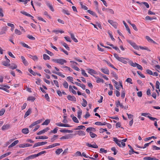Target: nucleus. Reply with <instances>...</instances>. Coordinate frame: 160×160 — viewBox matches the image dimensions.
<instances>
[{
  "instance_id": "obj_32",
  "label": "nucleus",
  "mask_w": 160,
  "mask_h": 160,
  "mask_svg": "<svg viewBox=\"0 0 160 160\" xmlns=\"http://www.w3.org/2000/svg\"><path fill=\"white\" fill-rule=\"evenodd\" d=\"M22 132L23 133L27 134L29 133V130L27 128H25L22 130Z\"/></svg>"
},
{
  "instance_id": "obj_3",
  "label": "nucleus",
  "mask_w": 160,
  "mask_h": 160,
  "mask_svg": "<svg viewBox=\"0 0 160 160\" xmlns=\"http://www.w3.org/2000/svg\"><path fill=\"white\" fill-rule=\"evenodd\" d=\"M149 114V113H143L141 114V115L142 116L147 117L149 119H150L152 121H154L155 120H157V118H155L152 117L150 116H147V115L148 114Z\"/></svg>"
},
{
  "instance_id": "obj_16",
  "label": "nucleus",
  "mask_w": 160,
  "mask_h": 160,
  "mask_svg": "<svg viewBox=\"0 0 160 160\" xmlns=\"http://www.w3.org/2000/svg\"><path fill=\"white\" fill-rule=\"evenodd\" d=\"M46 3L47 6L50 9L52 12H53L54 11V9L52 6V5H51L50 3L48 1H46Z\"/></svg>"
},
{
  "instance_id": "obj_24",
  "label": "nucleus",
  "mask_w": 160,
  "mask_h": 160,
  "mask_svg": "<svg viewBox=\"0 0 160 160\" xmlns=\"http://www.w3.org/2000/svg\"><path fill=\"white\" fill-rule=\"evenodd\" d=\"M123 24H124V25H125V27H126V30H127V31H128V32L129 33V34H131V32H130V29L129 28V27H128V25H127V24H126V23L124 21H123Z\"/></svg>"
},
{
  "instance_id": "obj_49",
  "label": "nucleus",
  "mask_w": 160,
  "mask_h": 160,
  "mask_svg": "<svg viewBox=\"0 0 160 160\" xmlns=\"http://www.w3.org/2000/svg\"><path fill=\"white\" fill-rule=\"evenodd\" d=\"M9 68L12 69H14L17 68V66L14 64H13L11 65Z\"/></svg>"
},
{
  "instance_id": "obj_53",
  "label": "nucleus",
  "mask_w": 160,
  "mask_h": 160,
  "mask_svg": "<svg viewBox=\"0 0 160 160\" xmlns=\"http://www.w3.org/2000/svg\"><path fill=\"white\" fill-rule=\"evenodd\" d=\"M82 71V74L84 76L86 77H88V76L87 74L85 72L84 70L83 69H82L81 70Z\"/></svg>"
},
{
  "instance_id": "obj_35",
  "label": "nucleus",
  "mask_w": 160,
  "mask_h": 160,
  "mask_svg": "<svg viewBox=\"0 0 160 160\" xmlns=\"http://www.w3.org/2000/svg\"><path fill=\"white\" fill-rule=\"evenodd\" d=\"M63 151L62 148H58L56 151L55 152L56 154L58 155Z\"/></svg>"
},
{
  "instance_id": "obj_10",
  "label": "nucleus",
  "mask_w": 160,
  "mask_h": 160,
  "mask_svg": "<svg viewBox=\"0 0 160 160\" xmlns=\"http://www.w3.org/2000/svg\"><path fill=\"white\" fill-rule=\"evenodd\" d=\"M32 146V144H30L29 143H25L20 144L19 145V147L24 148L25 147H30Z\"/></svg>"
},
{
  "instance_id": "obj_54",
  "label": "nucleus",
  "mask_w": 160,
  "mask_h": 160,
  "mask_svg": "<svg viewBox=\"0 0 160 160\" xmlns=\"http://www.w3.org/2000/svg\"><path fill=\"white\" fill-rule=\"evenodd\" d=\"M73 121L76 123H78L79 121L78 119L75 116H73L72 118Z\"/></svg>"
},
{
  "instance_id": "obj_61",
  "label": "nucleus",
  "mask_w": 160,
  "mask_h": 160,
  "mask_svg": "<svg viewBox=\"0 0 160 160\" xmlns=\"http://www.w3.org/2000/svg\"><path fill=\"white\" fill-rule=\"evenodd\" d=\"M107 12H108L109 13L112 14H114V11L112 9L110 8H108Z\"/></svg>"
},
{
  "instance_id": "obj_29",
  "label": "nucleus",
  "mask_w": 160,
  "mask_h": 160,
  "mask_svg": "<svg viewBox=\"0 0 160 160\" xmlns=\"http://www.w3.org/2000/svg\"><path fill=\"white\" fill-rule=\"evenodd\" d=\"M156 18H151L149 16H147L145 17V19L147 21H152L153 19H156Z\"/></svg>"
},
{
  "instance_id": "obj_43",
  "label": "nucleus",
  "mask_w": 160,
  "mask_h": 160,
  "mask_svg": "<svg viewBox=\"0 0 160 160\" xmlns=\"http://www.w3.org/2000/svg\"><path fill=\"white\" fill-rule=\"evenodd\" d=\"M87 12L89 13L90 14L93 15L94 16H95L96 17H97V16L96 15V13L93 12L90 10H87Z\"/></svg>"
},
{
  "instance_id": "obj_33",
  "label": "nucleus",
  "mask_w": 160,
  "mask_h": 160,
  "mask_svg": "<svg viewBox=\"0 0 160 160\" xmlns=\"http://www.w3.org/2000/svg\"><path fill=\"white\" fill-rule=\"evenodd\" d=\"M58 136V135H54L53 137L51 139V142H53L57 138Z\"/></svg>"
},
{
  "instance_id": "obj_52",
  "label": "nucleus",
  "mask_w": 160,
  "mask_h": 160,
  "mask_svg": "<svg viewBox=\"0 0 160 160\" xmlns=\"http://www.w3.org/2000/svg\"><path fill=\"white\" fill-rule=\"evenodd\" d=\"M15 33L18 35H20L22 34V32L17 29H16L15 30Z\"/></svg>"
},
{
  "instance_id": "obj_59",
  "label": "nucleus",
  "mask_w": 160,
  "mask_h": 160,
  "mask_svg": "<svg viewBox=\"0 0 160 160\" xmlns=\"http://www.w3.org/2000/svg\"><path fill=\"white\" fill-rule=\"evenodd\" d=\"M64 87L66 88H68V84L66 81H65L63 83Z\"/></svg>"
},
{
  "instance_id": "obj_58",
  "label": "nucleus",
  "mask_w": 160,
  "mask_h": 160,
  "mask_svg": "<svg viewBox=\"0 0 160 160\" xmlns=\"http://www.w3.org/2000/svg\"><path fill=\"white\" fill-rule=\"evenodd\" d=\"M111 150L112 151L114 152V153H113L114 155H115L116 154H117V151H116V148H115V147H112L111 148Z\"/></svg>"
},
{
  "instance_id": "obj_12",
  "label": "nucleus",
  "mask_w": 160,
  "mask_h": 160,
  "mask_svg": "<svg viewBox=\"0 0 160 160\" xmlns=\"http://www.w3.org/2000/svg\"><path fill=\"white\" fill-rule=\"evenodd\" d=\"M10 62V61L9 59H8L6 61H3L2 62V64L3 65L5 66H8L10 65V64L9 63Z\"/></svg>"
},
{
  "instance_id": "obj_9",
  "label": "nucleus",
  "mask_w": 160,
  "mask_h": 160,
  "mask_svg": "<svg viewBox=\"0 0 160 160\" xmlns=\"http://www.w3.org/2000/svg\"><path fill=\"white\" fill-rule=\"evenodd\" d=\"M108 22L113 26L115 28H117V23L115 22H114L113 21L111 20H108Z\"/></svg>"
},
{
  "instance_id": "obj_25",
  "label": "nucleus",
  "mask_w": 160,
  "mask_h": 160,
  "mask_svg": "<svg viewBox=\"0 0 160 160\" xmlns=\"http://www.w3.org/2000/svg\"><path fill=\"white\" fill-rule=\"evenodd\" d=\"M87 70L88 71V73L91 75H92V74L96 73V72L95 71L92 69L88 68Z\"/></svg>"
},
{
  "instance_id": "obj_8",
  "label": "nucleus",
  "mask_w": 160,
  "mask_h": 160,
  "mask_svg": "<svg viewBox=\"0 0 160 160\" xmlns=\"http://www.w3.org/2000/svg\"><path fill=\"white\" fill-rule=\"evenodd\" d=\"M101 70L104 73L106 74H109V70L107 68H102Z\"/></svg>"
},
{
  "instance_id": "obj_45",
  "label": "nucleus",
  "mask_w": 160,
  "mask_h": 160,
  "mask_svg": "<svg viewBox=\"0 0 160 160\" xmlns=\"http://www.w3.org/2000/svg\"><path fill=\"white\" fill-rule=\"evenodd\" d=\"M46 152V151H41L37 154H35L36 157L44 153H45Z\"/></svg>"
},
{
  "instance_id": "obj_38",
  "label": "nucleus",
  "mask_w": 160,
  "mask_h": 160,
  "mask_svg": "<svg viewBox=\"0 0 160 160\" xmlns=\"http://www.w3.org/2000/svg\"><path fill=\"white\" fill-rule=\"evenodd\" d=\"M20 44H21L23 47H24L26 48H30V47L28 45L26 44L25 43L23 42H20Z\"/></svg>"
},
{
  "instance_id": "obj_62",
  "label": "nucleus",
  "mask_w": 160,
  "mask_h": 160,
  "mask_svg": "<svg viewBox=\"0 0 160 160\" xmlns=\"http://www.w3.org/2000/svg\"><path fill=\"white\" fill-rule=\"evenodd\" d=\"M160 83L158 81H157L156 83V88H159Z\"/></svg>"
},
{
  "instance_id": "obj_22",
  "label": "nucleus",
  "mask_w": 160,
  "mask_h": 160,
  "mask_svg": "<svg viewBox=\"0 0 160 160\" xmlns=\"http://www.w3.org/2000/svg\"><path fill=\"white\" fill-rule=\"evenodd\" d=\"M69 34L70 35L71 38L75 42H78V40L75 37L74 35L71 33V32H69Z\"/></svg>"
},
{
  "instance_id": "obj_28",
  "label": "nucleus",
  "mask_w": 160,
  "mask_h": 160,
  "mask_svg": "<svg viewBox=\"0 0 160 160\" xmlns=\"http://www.w3.org/2000/svg\"><path fill=\"white\" fill-rule=\"evenodd\" d=\"M48 137L45 136H38L36 137V139H45L48 138Z\"/></svg>"
},
{
  "instance_id": "obj_63",
  "label": "nucleus",
  "mask_w": 160,
  "mask_h": 160,
  "mask_svg": "<svg viewBox=\"0 0 160 160\" xmlns=\"http://www.w3.org/2000/svg\"><path fill=\"white\" fill-rule=\"evenodd\" d=\"M141 3L143 4L147 8H148L149 7V6L148 3L146 2H142Z\"/></svg>"
},
{
  "instance_id": "obj_4",
  "label": "nucleus",
  "mask_w": 160,
  "mask_h": 160,
  "mask_svg": "<svg viewBox=\"0 0 160 160\" xmlns=\"http://www.w3.org/2000/svg\"><path fill=\"white\" fill-rule=\"evenodd\" d=\"M127 41L135 49H136L137 50L138 49V46L135 43L129 40H127Z\"/></svg>"
},
{
  "instance_id": "obj_13",
  "label": "nucleus",
  "mask_w": 160,
  "mask_h": 160,
  "mask_svg": "<svg viewBox=\"0 0 160 160\" xmlns=\"http://www.w3.org/2000/svg\"><path fill=\"white\" fill-rule=\"evenodd\" d=\"M32 112V109L29 108L28 110L26 112L24 117V118H25L27 116H29Z\"/></svg>"
},
{
  "instance_id": "obj_41",
  "label": "nucleus",
  "mask_w": 160,
  "mask_h": 160,
  "mask_svg": "<svg viewBox=\"0 0 160 160\" xmlns=\"http://www.w3.org/2000/svg\"><path fill=\"white\" fill-rule=\"evenodd\" d=\"M20 12L23 14V15L27 16L28 17H32V15H31L30 14L28 13L27 12L25 11H21Z\"/></svg>"
},
{
  "instance_id": "obj_57",
  "label": "nucleus",
  "mask_w": 160,
  "mask_h": 160,
  "mask_svg": "<svg viewBox=\"0 0 160 160\" xmlns=\"http://www.w3.org/2000/svg\"><path fill=\"white\" fill-rule=\"evenodd\" d=\"M58 128L57 127L55 128L53 130L51 131L50 132L55 134L57 133L58 129Z\"/></svg>"
},
{
  "instance_id": "obj_6",
  "label": "nucleus",
  "mask_w": 160,
  "mask_h": 160,
  "mask_svg": "<svg viewBox=\"0 0 160 160\" xmlns=\"http://www.w3.org/2000/svg\"><path fill=\"white\" fill-rule=\"evenodd\" d=\"M49 129L50 128H49L47 127L45 129L38 132V133H37V134L38 135H41L42 133H44L46 132H47V131L49 130Z\"/></svg>"
},
{
  "instance_id": "obj_42",
  "label": "nucleus",
  "mask_w": 160,
  "mask_h": 160,
  "mask_svg": "<svg viewBox=\"0 0 160 160\" xmlns=\"http://www.w3.org/2000/svg\"><path fill=\"white\" fill-rule=\"evenodd\" d=\"M97 78L96 82L97 83H99L101 82H104V81L103 79L100 78Z\"/></svg>"
},
{
  "instance_id": "obj_46",
  "label": "nucleus",
  "mask_w": 160,
  "mask_h": 160,
  "mask_svg": "<svg viewBox=\"0 0 160 160\" xmlns=\"http://www.w3.org/2000/svg\"><path fill=\"white\" fill-rule=\"evenodd\" d=\"M46 152V151H41L37 154H35L36 157L44 153H45Z\"/></svg>"
},
{
  "instance_id": "obj_26",
  "label": "nucleus",
  "mask_w": 160,
  "mask_h": 160,
  "mask_svg": "<svg viewBox=\"0 0 160 160\" xmlns=\"http://www.w3.org/2000/svg\"><path fill=\"white\" fill-rule=\"evenodd\" d=\"M85 128V127L83 125H81L78 126L77 127L75 128L74 130H81V129H84Z\"/></svg>"
},
{
  "instance_id": "obj_2",
  "label": "nucleus",
  "mask_w": 160,
  "mask_h": 160,
  "mask_svg": "<svg viewBox=\"0 0 160 160\" xmlns=\"http://www.w3.org/2000/svg\"><path fill=\"white\" fill-rule=\"evenodd\" d=\"M52 60L56 63L61 65H63L64 63L67 62V61L65 60L62 58L53 59Z\"/></svg>"
},
{
  "instance_id": "obj_55",
  "label": "nucleus",
  "mask_w": 160,
  "mask_h": 160,
  "mask_svg": "<svg viewBox=\"0 0 160 160\" xmlns=\"http://www.w3.org/2000/svg\"><path fill=\"white\" fill-rule=\"evenodd\" d=\"M5 110L4 109L2 108L0 111V116H2L5 113Z\"/></svg>"
},
{
  "instance_id": "obj_36",
  "label": "nucleus",
  "mask_w": 160,
  "mask_h": 160,
  "mask_svg": "<svg viewBox=\"0 0 160 160\" xmlns=\"http://www.w3.org/2000/svg\"><path fill=\"white\" fill-rule=\"evenodd\" d=\"M52 32H54L56 33V34H58V33H64V32L63 31H60L59 30H54L52 31Z\"/></svg>"
},
{
  "instance_id": "obj_1",
  "label": "nucleus",
  "mask_w": 160,
  "mask_h": 160,
  "mask_svg": "<svg viewBox=\"0 0 160 160\" xmlns=\"http://www.w3.org/2000/svg\"><path fill=\"white\" fill-rule=\"evenodd\" d=\"M114 56L117 60L124 64L127 63V61H129V59L128 58L123 57H119L118 55L115 53L114 54Z\"/></svg>"
},
{
  "instance_id": "obj_20",
  "label": "nucleus",
  "mask_w": 160,
  "mask_h": 160,
  "mask_svg": "<svg viewBox=\"0 0 160 160\" xmlns=\"http://www.w3.org/2000/svg\"><path fill=\"white\" fill-rule=\"evenodd\" d=\"M60 131L62 132H67V133H72L73 131L72 130H70L68 129H63L60 130Z\"/></svg>"
},
{
  "instance_id": "obj_50",
  "label": "nucleus",
  "mask_w": 160,
  "mask_h": 160,
  "mask_svg": "<svg viewBox=\"0 0 160 160\" xmlns=\"http://www.w3.org/2000/svg\"><path fill=\"white\" fill-rule=\"evenodd\" d=\"M82 113V111L81 110H80L78 112V117L79 119H80L81 117V115Z\"/></svg>"
},
{
  "instance_id": "obj_14",
  "label": "nucleus",
  "mask_w": 160,
  "mask_h": 160,
  "mask_svg": "<svg viewBox=\"0 0 160 160\" xmlns=\"http://www.w3.org/2000/svg\"><path fill=\"white\" fill-rule=\"evenodd\" d=\"M10 127V125L7 124L4 125L2 128V130H5L8 129Z\"/></svg>"
},
{
  "instance_id": "obj_7",
  "label": "nucleus",
  "mask_w": 160,
  "mask_h": 160,
  "mask_svg": "<svg viewBox=\"0 0 160 160\" xmlns=\"http://www.w3.org/2000/svg\"><path fill=\"white\" fill-rule=\"evenodd\" d=\"M67 98L68 100L70 101L76 102V98L73 96L68 95L67 96Z\"/></svg>"
},
{
  "instance_id": "obj_48",
  "label": "nucleus",
  "mask_w": 160,
  "mask_h": 160,
  "mask_svg": "<svg viewBox=\"0 0 160 160\" xmlns=\"http://www.w3.org/2000/svg\"><path fill=\"white\" fill-rule=\"evenodd\" d=\"M62 45L68 50H69L70 49L67 44L65 42L62 43Z\"/></svg>"
},
{
  "instance_id": "obj_17",
  "label": "nucleus",
  "mask_w": 160,
  "mask_h": 160,
  "mask_svg": "<svg viewBox=\"0 0 160 160\" xmlns=\"http://www.w3.org/2000/svg\"><path fill=\"white\" fill-rule=\"evenodd\" d=\"M21 59L23 63L25 65L27 66L28 65V62L27 61V60H26L25 58L23 56H21Z\"/></svg>"
},
{
  "instance_id": "obj_31",
  "label": "nucleus",
  "mask_w": 160,
  "mask_h": 160,
  "mask_svg": "<svg viewBox=\"0 0 160 160\" xmlns=\"http://www.w3.org/2000/svg\"><path fill=\"white\" fill-rule=\"evenodd\" d=\"M50 122V120H49L48 119H46L45 120V121L44 122H43V123H42V125H48V124Z\"/></svg>"
},
{
  "instance_id": "obj_34",
  "label": "nucleus",
  "mask_w": 160,
  "mask_h": 160,
  "mask_svg": "<svg viewBox=\"0 0 160 160\" xmlns=\"http://www.w3.org/2000/svg\"><path fill=\"white\" fill-rule=\"evenodd\" d=\"M82 100L83 101V102L82 103V105L83 107H85L87 105V104H88L87 102L86 101V100L84 98L82 99Z\"/></svg>"
},
{
  "instance_id": "obj_40",
  "label": "nucleus",
  "mask_w": 160,
  "mask_h": 160,
  "mask_svg": "<svg viewBox=\"0 0 160 160\" xmlns=\"http://www.w3.org/2000/svg\"><path fill=\"white\" fill-rule=\"evenodd\" d=\"M108 33L109 35V36L111 39L113 41H115V39L113 38L112 35V32L110 31H108Z\"/></svg>"
},
{
  "instance_id": "obj_37",
  "label": "nucleus",
  "mask_w": 160,
  "mask_h": 160,
  "mask_svg": "<svg viewBox=\"0 0 160 160\" xmlns=\"http://www.w3.org/2000/svg\"><path fill=\"white\" fill-rule=\"evenodd\" d=\"M43 59L45 60H49L50 57L46 54H44L43 55Z\"/></svg>"
},
{
  "instance_id": "obj_56",
  "label": "nucleus",
  "mask_w": 160,
  "mask_h": 160,
  "mask_svg": "<svg viewBox=\"0 0 160 160\" xmlns=\"http://www.w3.org/2000/svg\"><path fill=\"white\" fill-rule=\"evenodd\" d=\"M27 37L29 39H31V40H35V38L34 37H33L32 35H28L27 36Z\"/></svg>"
},
{
  "instance_id": "obj_39",
  "label": "nucleus",
  "mask_w": 160,
  "mask_h": 160,
  "mask_svg": "<svg viewBox=\"0 0 160 160\" xmlns=\"http://www.w3.org/2000/svg\"><path fill=\"white\" fill-rule=\"evenodd\" d=\"M69 89L70 91H71L73 94H76V92L73 89L72 86H69Z\"/></svg>"
},
{
  "instance_id": "obj_5",
  "label": "nucleus",
  "mask_w": 160,
  "mask_h": 160,
  "mask_svg": "<svg viewBox=\"0 0 160 160\" xmlns=\"http://www.w3.org/2000/svg\"><path fill=\"white\" fill-rule=\"evenodd\" d=\"M55 125L59 127H71V126L68 124H63L61 122L56 123Z\"/></svg>"
},
{
  "instance_id": "obj_19",
  "label": "nucleus",
  "mask_w": 160,
  "mask_h": 160,
  "mask_svg": "<svg viewBox=\"0 0 160 160\" xmlns=\"http://www.w3.org/2000/svg\"><path fill=\"white\" fill-rule=\"evenodd\" d=\"M19 142V141L18 140H16L14 141L11 144H10L8 148H11L12 147L15 145H16Z\"/></svg>"
},
{
  "instance_id": "obj_27",
  "label": "nucleus",
  "mask_w": 160,
  "mask_h": 160,
  "mask_svg": "<svg viewBox=\"0 0 160 160\" xmlns=\"http://www.w3.org/2000/svg\"><path fill=\"white\" fill-rule=\"evenodd\" d=\"M70 135H66L65 136H63L62 137L60 138V140L62 139H68L70 138Z\"/></svg>"
},
{
  "instance_id": "obj_18",
  "label": "nucleus",
  "mask_w": 160,
  "mask_h": 160,
  "mask_svg": "<svg viewBox=\"0 0 160 160\" xmlns=\"http://www.w3.org/2000/svg\"><path fill=\"white\" fill-rule=\"evenodd\" d=\"M86 131L88 132H95L96 131V129H95L94 128H92V127H89V128H88L87 129H86Z\"/></svg>"
},
{
  "instance_id": "obj_30",
  "label": "nucleus",
  "mask_w": 160,
  "mask_h": 160,
  "mask_svg": "<svg viewBox=\"0 0 160 160\" xmlns=\"http://www.w3.org/2000/svg\"><path fill=\"white\" fill-rule=\"evenodd\" d=\"M129 63L130 65L133 67H136V65L137 64V63L136 62L133 63V62L131 61H129Z\"/></svg>"
},
{
  "instance_id": "obj_15",
  "label": "nucleus",
  "mask_w": 160,
  "mask_h": 160,
  "mask_svg": "<svg viewBox=\"0 0 160 160\" xmlns=\"http://www.w3.org/2000/svg\"><path fill=\"white\" fill-rule=\"evenodd\" d=\"M36 157L35 154L34 155H30L27 157L24 160H28L29 159H33Z\"/></svg>"
},
{
  "instance_id": "obj_60",
  "label": "nucleus",
  "mask_w": 160,
  "mask_h": 160,
  "mask_svg": "<svg viewBox=\"0 0 160 160\" xmlns=\"http://www.w3.org/2000/svg\"><path fill=\"white\" fill-rule=\"evenodd\" d=\"M41 146L40 142H38L35 143L33 146V148H34L36 147Z\"/></svg>"
},
{
  "instance_id": "obj_47",
  "label": "nucleus",
  "mask_w": 160,
  "mask_h": 160,
  "mask_svg": "<svg viewBox=\"0 0 160 160\" xmlns=\"http://www.w3.org/2000/svg\"><path fill=\"white\" fill-rule=\"evenodd\" d=\"M62 12L63 13L66 14L67 15H69L70 14V13L68 10H66L64 9H62Z\"/></svg>"
},
{
  "instance_id": "obj_64",
  "label": "nucleus",
  "mask_w": 160,
  "mask_h": 160,
  "mask_svg": "<svg viewBox=\"0 0 160 160\" xmlns=\"http://www.w3.org/2000/svg\"><path fill=\"white\" fill-rule=\"evenodd\" d=\"M28 101H31L32 102L34 101L35 99V98L34 97H28Z\"/></svg>"
},
{
  "instance_id": "obj_23",
  "label": "nucleus",
  "mask_w": 160,
  "mask_h": 160,
  "mask_svg": "<svg viewBox=\"0 0 160 160\" xmlns=\"http://www.w3.org/2000/svg\"><path fill=\"white\" fill-rule=\"evenodd\" d=\"M29 57L32 59L34 61H37L38 59V58L36 55H29Z\"/></svg>"
},
{
  "instance_id": "obj_51",
  "label": "nucleus",
  "mask_w": 160,
  "mask_h": 160,
  "mask_svg": "<svg viewBox=\"0 0 160 160\" xmlns=\"http://www.w3.org/2000/svg\"><path fill=\"white\" fill-rule=\"evenodd\" d=\"M89 134H90V136L92 138H94L97 136V135L96 134L93 133L92 132H90Z\"/></svg>"
},
{
  "instance_id": "obj_44",
  "label": "nucleus",
  "mask_w": 160,
  "mask_h": 160,
  "mask_svg": "<svg viewBox=\"0 0 160 160\" xmlns=\"http://www.w3.org/2000/svg\"><path fill=\"white\" fill-rule=\"evenodd\" d=\"M80 4L82 8L83 9L85 10H87L88 9V8L86 6L83 5L82 2H80Z\"/></svg>"
},
{
  "instance_id": "obj_21",
  "label": "nucleus",
  "mask_w": 160,
  "mask_h": 160,
  "mask_svg": "<svg viewBox=\"0 0 160 160\" xmlns=\"http://www.w3.org/2000/svg\"><path fill=\"white\" fill-rule=\"evenodd\" d=\"M77 134L79 136H85L86 133L84 132L81 130L77 131Z\"/></svg>"
},
{
  "instance_id": "obj_11",
  "label": "nucleus",
  "mask_w": 160,
  "mask_h": 160,
  "mask_svg": "<svg viewBox=\"0 0 160 160\" xmlns=\"http://www.w3.org/2000/svg\"><path fill=\"white\" fill-rule=\"evenodd\" d=\"M143 159L147 160H159L158 159L154 157H145L143 158Z\"/></svg>"
}]
</instances>
